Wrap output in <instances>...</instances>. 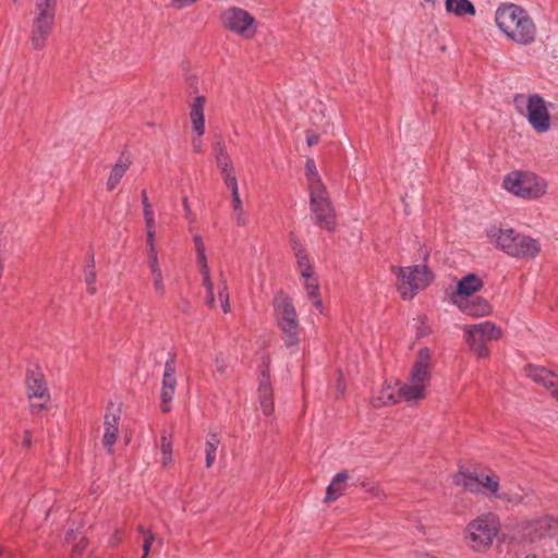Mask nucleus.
<instances>
[{
	"instance_id": "56",
	"label": "nucleus",
	"mask_w": 558,
	"mask_h": 558,
	"mask_svg": "<svg viewBox=\"0 0 558 558\" xmlns=\"http://www.w3.org/2000/svg\"><path fill=\"white\" fill-rule=\"evenodd\" d=\"M426 2L435 5L439 0H425Z\"/></svg>"
},
{
	"instance_id": "38",
	"label": "nucleus",
	"mask_w": 558,
	"mask_h": 558,
	"mask_svg": "<svg viewBox=\"0 0 558 558\" xmlns=\"http://www.w3.org/2000/svg\"><path fill=\"white\" fill-rule=\"evenodd\" d=\"M306 180L308 190L324 186L313 159H307L306 161Z\"/></svg>"
},
{
	"instance_id": "19",
	"label": "nucleus",
	"mask_w": 558,
	"mask_h": 558,
	"mask_svg": "<svg viewBox=\"0 0 558 558\" xmlns=\"http://www.w3.org/2000/svg\"><path fill=\"white\" fill-rule=\"evenodd\" d=\"M120 409L111 405L105 415V433H104V446L108 452H112L113 445L116 444L119 435V420Z\"/></svg>"
},
{
	"instance_id": "52",
	"label": "nucleus",
	"mask_w": 558,
	"mask_h": 558,
	"mask_svg": "<svg viewBox=\"0 0 558 558\" xmlns=\"http://www.w3.org/2000/svg\"><path fill=\"white\" fill-rule=\"evenodd\" d=\"M311 299L313 300V304L319 311V313H323L324 306H323V302L319 296V293L316 294V298H311Z\"/></svg>"
},
{
	"instance_id": "2",
	"label": "nucleus",
	"mask_w": 558,
	"mask_h": 558,
	"mask_svg": "<svg viewBox=\"0 0 558 558\" xmlns=\"http://www.w3.org/2000/svg\"><path fill=\"white\" fill-rule=\"evenodd\" d=\"M488 242L497 250L518 259H533L541 252V243L511 227L492 225L486 231Z\"/></svg>"
},
{
	"instance_id": "5",
	"label": "nucleus",
	"mask_w": 558,
	"mask_h": 558,
	"mask_svg": "<svg viewBox=\"0 0 558 558\" xmlns=\"http://www.w3.org/2000/svg\"><path fill=\"white\" fill-rule=\"evenodd\" d=\"M274 311L277 325L283 335L284 345L295 349L300 342V324L292 300L284 293L276 294Z\"/></svg>"
},
{
	"instance_id": "20",
	"label": "nucleus",
	"mask_w": 558,
	"mask_h": 558,
	"mask_svg": "<svg viewBox=\"0 0 558 558\" xmlns=\"http://www.w3.org/2000/svg\"><path fill=\"white\" fill-rule=\"evenodd\" d=\"M258 402L259 408L265 416H270L274 412V399H272V388L269 379L268 372L266 369L262 371L259 383H258Z\"/></svg>"
},
{
	"instance_id": "46",
	"label": "nucleus",
	"mask_w": 558,
	"mask_h": 558,
	"mask_svg": "<svg viewBox=\"0 0 558 558\" xmlns=\"http://www.w3.org/2000/svg\"><path fill=\"white\" fill-rule=\"evenodd\" d=\"M214 365L216 372L219 373L220 375H223L228 368V363L223 356H217L214 362Z\"/></svg>"
},
{
	"instance_id": "1",
	"label": "nucleus",
	"mask_w": 558,
	"mask_h": 558,
	"mask_svg": "<svg viewBox=\"0 0 558 558\" xmlns=\"http://www.w3.org/2000/svg\"><path fill=\"white\" fill-rule=\"evenodd\" d=\"M495 23L507 39L520 46H527L536 40V25L521 5L510 2L501 3L495 11Z\"/></svg>"
},
{
	"instance_id": "12",
	"label": "nucleus",
	"mask_w": 558,
	"mask_h": 558,
	"mask_svg": "<svg viewBox=\"0 0 558 558\" xmlns=\"http://www.w3.org/2000/svg\"><path fill=\"white\" fill-rule=\"evenodd\" d=\"M310 201L315 223L331 231L335 227V213L325 186L311 189Z\"/></svg>"
},
{
	"instance_id": "15",
	"label": "nucleus",
	"mask_w": 558,
	"mask_h": 558,
	"mask_svg": "<svg viewBox=\"0 0 558 558\" xmlns=\"http://www.w3.org/2000/svg\"><path fill=\"white\" fill-rule=\"evenodd\" d=\"M524 535L531 541L554 536L558 533V520L551 517H541L523 524Z\"/></svg>"
},
{
	"instance_id": "11",
	"label": "nucleus",
	"mask_w": 558,
	"mask_h": 558,
	"mask_svg": "<svg viewBox=\"0 0 558 558\" xmlns=\"http://www.w3.org/2000/svg\"><path fill=\"white\" fill-rule=\"evenodd\" d=\"M223 25L243 39H252L258 31V22L246 10L239 7L226 9L221 15Z\"/></svg>"
},
{
	"instance_id": "31",
	"label": "nucleus",
	"mask_w": 558,
	"mask_h": 558,
	"mask_svg": "<svg viewBox=\"0 0 558 558\" xmlns=\"http://www.w3.org/2000/svg\"><path fill=\"white\" fill-rule=\"evenodd\" d=\"M292 250L296 258V265L300 276H304L305 274L312 272L313 263L311 262L303 246L298 241H293Z\"/></svg>"
},
{
	"instance_id": "26",
	"label": "nucleus",
	"mask_w": 558,
	"mask_h": 558,
	"mask_svg": "<svg viewBox=\"0 0 558 558\" xmlns=\"http://www.w3.org/2000/svg\"><path fill=\"white\" fill-rule=\"evenodd\" d=\"M445 10L457 17L474 16L475 5L470 0H445Z\"/></svg>"
},
{
	"instance_id": "62",
	"label": "nucleus",
	"mask_w": 558,
	"mask_h": 558,
	"mask_svg": "<svg viewBox=\"0 0 558 558\" xmlns=\"http://www.w3.org/2000/svg\"><path fill=\"white\" fill-rule=\"evenodd\" d=\"M20 0H13V2H19Z\"/></svg>"
},
{
	"instance_id": "4",
	"label": "nucleus",
	"mask_w": 558,
	"mask_h": 558,
	"mask_svg": "<svg viewBox=\"0 0 558 558\" xmlns=\"http://www.w3.org/2000/svg\"><path fill=\"white\" fill-rule=\"evenodd\" d=\"M500 530L498 517L486 512L471 520L464 530V541L475 553H486L493 545Z\"/></svg>"
},
{
	"instance_id": "10",
	"label": "nucleus",
	"mask_w": 558,
	"mask_h": 558,
	"mask_svg": "<svg viewBox=\"0 0 558 558\" xmlns=\"http://www.w3.org/2000/svg\"><path fill=\"white\" fill-rule=\"evenodd\" d=\"M392 271L398 278V290L404 300L412 299L418 290L426 288L433 280L432 272L424 265L392 267Z\"/></svg>"
},
{
	"instance_id": "51",
	"label": "nucleus",
	"mask_w": 558,
	"mask_h": 558,
	"mask_svg": "<svg viewBox=\"0 0 558 558\" xmlns=\"http://www.w3.org/2000/svg\"><path fill=\"white\" fill-rule=\"evenodd\" d=\"M121 541V532L117 530L109 539L110 546H116Z\"/></svg>"
},
{
	"instance_id": "21",
	"label": "nucleus",
	"mask_w": 558,
	"mask_h": 558,
	"mask_svg": "<svg viewBox=\"0 0 558 558\" xmlns=\"http://www.w3.org/2000/svg\"><path fill=\"white\" fill-rule=\"evenodd\" d=\"M205 105L204 96H196L190 104V121L192 131L195 134H205Z\"/></svg>"
},
{
	"instance_id": "40",
	"label": "nucleus",
	"mask_w": 558,
	"mask_h": 558,
	"mask_svg": "<svg viewBox=\"0 0 558 558\" xmlns=\"http://www.w3.org/2000/svg\"><path fill=\"white\" fill-rule=\"evenodd\" d=\"M137 531L143 535V553H145V555H148L150 549H151V546L154 544V542H157V544L161 547L162 546V539L161 538H156V535L149 531V530H146L143 525H138L137 527Z\"/></svg>"
},
{
	"instance_id": "55",
	"label": "nucleus",
	"mask_w": 558,
	"mask_h": 558,
	"mask_svg": "<svg viewBox=\"0 0 558 558\" xmlns=\"http://www.w3.org/2000/svg\"><path fill=\"white\" fill-rule=\"evenodd\" d=\"M417 558H437V557H434V556H432V555H429V554H420V555L417 556Z\"/></svg>"
},
{
	"instance_id": "35",
	"label": "nucleus",
	"mask_w": 558,
	"mask_h": 558,
	"mask_svg": "<svg viewBox=\"0 0 558 558\" xmlns=\"http://www.w3.org/2000/svg\"><path fill=\"white\" fill-rule=\"evenodd\" d=\"M147 245V267L150 270L162 268V265L159 260V255L157 251L156 239L146 240Z\"/></svg>"
},
{
	"instance_id": "8",
	"label": "nucleus",
	"mask_w": 558,
	"mask_h": 558,
	"mask_svg": "<svg viewBox=\"0 0 558 558\" xmlns=\"http://www.w3.org/2000/svg\"><path fill=\"white\" fill-rule=\"evenodd\" d=\"M504 187L524 199H537L546 194L547 183L533 172L513 171L504 179Z\"/></svg>"
},
{
	"instance_id": "27",
	"label": "nucleus",
	"mask_w": 558,
	"mask_h": 558,
	"mask_svg": "<svg viewBox=\"0 0 558 558\" xmlns=\"http://www.w3.org/2000/svg\"><path fill=\"white\" fill-rule=\"evenodd\" d=\"M143 216L146 229V240L156 239V220L151 204L148 201L147 192L142 191Z\"/></svg>"
},
{
	"instance_id": "36",
	"label": "nucleus",
	"mask_w": 558,
	"mask_h": 558,
	"mask_svg": "<svg viewBox=\"0 0 558 558\" xmlns=\"http://www.w3.org/2000/svg\"><path fill=\"white\" fill-rule=\"evenodd\" d=\"M147 245V267L150 270L162 268V265L159 260V255L157 251L156 239L146 240Z\"/></svg>"
},
{
	"instance_id": "42",
	"label": "nucleus",
	"mask_w": 558,
	"mask_h": 558,
	"mask_svg": "<svg viewBox=\"0 0 558 558\" xmlns=\"http://www.w3.org/2000/svg\"><path fill=\"white\" fill-rule=\"evenodd\" d=\"M85 282L87 284V291L90 294L96 293V271H95V262L94 256L90 258V264L85 268L84 272Z\"/></svg>"
},
{
	"instance_id": "33",
	"label": "nucleus",
	"mask_w": 558,
	"mask_h": 558,
	"mask_svg": "<svg viewBox=\"0 0 558 558\" xmlns=\"http://www.w3.org/2000/svg\"><path fill=\"white\" fill-rule=\"evenodd\" d=\"M524 492L521 487H504L500 488L499 496H497V499L507 501L513 505H519L523 502L524 500Z\"/></svg>"
},
{
	"instance_id": "50",
	"label": "nucleus",
	"mask_w": 558,
	"mask_h": 558,
	"mask_svg": "<svg viewBox=\"0 0 558 558\" xmlns=\"http://www.w3.org/2000/svg\"><path fill=\"white\" fill-rule=\"evenodd\" d=\"M182 205H183V208H184V211H185V216L189 220H194V215L192 213V209H191V206H190V203L187 201L186 197L183 198L182 201Z\"/></svg>"
},
{
	"instance_id": "54",
	"label": "nucleus",
	"mask_w": 558,
	"mask_h": 558,
	"mask_svg": "<svg viewBox=\"0 0 558 558\" xmlns=\"http://www.w3.org/2000/svg\"><path fill=\"white\" fill-rule=\"evenodd\" d=\"M10 555L9 553L7 551V549L2 546H0V558H9Z\"/></svg>"
},
{
	"instance_id": "29",
	"label": "nucleus",
	"mask_w": 558,
	"mask_h": 558,
	"mask_svg": "<svg viewBox=\"0 0 558 558\" xmlns=\"http://www.w3.org/2000/svg\"><path fill=\"white\" fill-rule=\"evenodd\" d=\"M131 161L128 157L121 156L113 165L107 181V189L112 191L120 183L121 179L130 168Z\"/></svg>"
},
{
	"instance_id": "24",
	"label": "nucleus",
	"mask_w": 558,
	"mask_h": 558,
	"mask_svg": "<svg viewBox=\"0 0 558 558\" xmlns=\"http://www.w3.org/2000/svg\"><path fill=\"white\" fill-rule=\"evenodd\" d=\"M499 476L494 472H480V493L496 498L500 492Z\"/></svg>"
},
{
	"instance_id": "43",
	"label": "nucleus",
	"mask_w": 558,
	"mask_h": 558,
	"mask_svg": "<svg viewBox=\"0 0 558 558\" xmlns=\"http://www.w3.org/2000/svg\"><path fill=\"white\" fill-rule=\"evenodd\" d=\"M196 266L199 270L202 281H207V279H211L206 252L196 254Z\"/></svg>"
},
{
	"instance_id": "16",
	"label": "nucleus",
	"mask_w": 558,
	"mask_h": 558,
	"mask_svg": "<svg viewBox=\"0 0 558 558\" xmlns=\"http://www.w3.org/2000/svg\"><path fill=\"white\" fill-rule=\"evenodd\" d=\"M214 153L223 183L227 184L238 181L235 166L222 140L215 143Z\"/></svg>"
},
{
	"instance_id": "59",
	"label": "nucleus",
	"mask_w": 558,
	"mask_h": 558,
	"mask_svg": "<svg viewBox=\"0 0 558 558\" xmlns=\"http://www.w3.org/2000/svg\"><path fill=\"white\" fill-rule=\"evenodd\" d=\"M82 549H83V547H78V546L75 547L76 553H80Z\"/></svg>"
},
{
	"instance_id": "23",
	"label": "nucleus",
	"mask_w": 558,
	"mask_h": 558,
	"mask_svg": "<svg viewBox=\"0 0 558 558\" xmlns=\"http://www.w3.org/2000/svg\"><path fill=\"white\" fill-rule=\"evenodd\" d=\"M403 401L399 383L396 385L385 384L383 388L372 398V404L376 408L385 407L388 404H396Z\"/></svg>"
},
{
	"instance_id": "47",
	"label": "nucleus",
	"mask_w": 558,
	"mask_h": 558,
	"mask_svg": "<svg viewBox=\"0 0 558 558\" xmlns=\"http://www.w3.org/2000/svg\"><path fill=\"white\" fill-rule=\"evenodd\" d=\"M193 242H194V246H195V253H203V252H206V246H205V243L202 239L201 235L198 234H195L193 236Z\"/></svg>"
},
{
	"instance_id": "6",
	"label": "nucleus",
	"mask_w": 558,
	"mask_h": 558,
	"mask_svg": "<svg viewBox=\"0 0 558 558\" xmlns=\"http://www.w3.org/2000/svg\"><path fill=\"white\" fill-rule=\"evenodd\" d=\"M57 0H36L29 41L35 50H43L53 29Z\"/></svg>"
},
{
	"instance_id": "9",
	"label": "nucleus",
	"mask_w": 558,
	"mask_h": 558,
	"mask_svg": "<svg viewBox=\"0 0 558 558\" xmlns=\"http://www.w3.org/2000/svg\"><path fill=\"white\" fill-rule=\"evenodd\" d=\"M517 110L524 114L537 133H546L550 129V117L545 100L537 94L514 97Z\"/></svg>"
},
{
	"instance_id": "25",
	"label": "nucleus",
	"mask_w": 558,
	"mask_h": 558,
	"mask_svg": "<svg viewBox=\"0 0 558 558\" xmlns=\"http://www.w3.org/2000/svg\"><path fill=\"white\" fill-rule=\"evenodd\" d=\"M483 287L482 280L473 275L469 274L459 280L457 284V293L452 298H470L473 293L478 291Z\"/></svg>"
},
{
	"instance_id": "37",
	"label": "nucleus",
	"mask_w": 558,
	"mask_h": 558,
	"mask_svg": "<svg viewBox=\"0 0 558 558\" xmlns=\"http://www.w3.org/2000/svg\"><path fill=\"white\" fill-rule=\"evenodd\" d=\"M160 440V451L162 456L161 463L162 465L167 466L172 462V439L170 435H168L166 432H162Z\"/></svg>"
},
{
	"instance_id": "34",
	"label": "nucleus",
	"mask_w": 558,
	"mask_h": 558,
	"mask_svg": "<svg viewBox=\"0 0 558 558\" xmlns=\"http://www.w3.org/2000/svg\"><path fill=\"white\" fill-rule=\"evenodd\" d=\"M151 284L155 293L158 296H165L167 288H166V271L162 268L153 269L149 271Z\"/></svg>"
},
{
	"instance_id": "7",
	"label": "nucleus",
	"mask_w": 558,
	"mask_h": 558,
	"mask_svg": "<svg viewBox=\"0 0 558 558\" xmlns=\"http://www.w3.org/2000/svg\"><path fill=\"white\" fill-rule=\"evenodd\" d=\"M463 338L470 351L478 359H486L490 351L487 343L501 338L502 331L495 323L485 320L478 324L464 325Z\"/></svg>"
},
{
	"instance_id": "39",
	"label": "nucleus",
	"mask_w": 558,
	"mask_h": 558,
	"mask_svg": "<svg viewBox=\"0 0 558 558\" xmlns=\"http://www.w3.org/2000/svg\"><path fill=\"white\" fill-rule=\"evenodd\" d=\"M300 277L307 296L316 298V294L319 293V284L316 277L314 276V272L312 271Z\"/></svg>"
},
{
	"instance_id": "3",
	"label": "nucleus",
	"mask_w": 558,
	"mask_h": 558,
	"mask_svg": "<svg viewBox=\"0 0 558 558\" xmlns=\"http://www.w3.org/2000/svg\"><path fill=\"white\" fill-rule=\"evenodd\" d=\"M433 354L428 348L418 350L405 383H399L400 393L404 402L416 403L427 397L432 380Z\"/></svg>"
},
{
	"instance_id": "58",
	"label": "nucleus",
	"mask_w": 558,
	"mask_h": 558,
	"mask_svg": "<svg viewBox=\"0 0 558 558\" xmlns=\"http://www.w3.org/2000/svg\"><path fill=\"white\" fill-rule=\"evenodd\" d=\"M375 495H376V496H378V497H380L383 494H381V492L377 488V489H376Z\"/></svg>"
},
{
	"instance_id": "53",
	"label": "nucleus",
	"mask_w": 558,
	"mask_h": 558,
	"mask_svg": "<svg viewBox=\"0 0 558 558\" xmlns=\"http://www.w3.org/2000/svg\"><path fill=\"white\" fill-rule=\"evenodd\" d=\"M31 444H32V435H31L29 430H26L22 445L24 447H29Z\"/></svg>"
},
{
	"instance_id": "44",
	"label": "nucleus",
	"mask_w": 558,
	"mask_h": 558,
	"mask_svg": "<svg viewBox=\"0 0 558 558\" xmlns=\"http://www.w3.org/2000/svg\"><path fill=\"white\" fill-rule=\"evenodd\" d=\"M204 288L206 289V300L205 303L208 307H216V298L214 291V282L211 279H207V281H202Z\"/></svg>"
},
{
	"instance_id": "57",
	"label": "nucleus",
	"mask_w": 558,
	"mask_h": 558,
	"mask_svg": "<svg viewBox=\"0 0 558 558\" xmlns=\"http://www.w3.org/2000/svg\"><path fill=\"white\" fill-rule=\"evenodd\" d=\"M524 558H538V557L536 555L530 554V555H526Z\"/></svg>"
},
{
	"instance_id": "61",
	"label": "nucleus",
	"mask_w": 558,
	"mask_h": 558,
	"mask_svg": "<svg viewBox=\"0 0 558 558\" xmlns=\"http://www.w3.org/2000/svg\"><path fill=\"white\" fill-rule=\"evenodd\" d=\"M147 557H148V555H145V553H144L142 558H147Z\"/></svg>"
},
{
	"instance_id": "28",
	"label": "nucleus",
	"mask_w": 558,
	"mask_h": 558,
	"mask_svg": "<svg viewBox=\"0 0 558 558\" xmlns=\"http://www.w3.org/2000/svg\"><path fill=\"white\" fill-rule=\"evenodd\" d=\"M348 478L347 472L337 473L327 487L325 501L330 502L338 499L347 488Z\"/></svg>"
},
{
	"instance_id": "45",
	"label": "nucleus",
	"mask_w": 558,
	"mask_h": 558,
	"mask_svg": "<svg viewBox=\"0 0 558 558\" xmlns=\"http://www.w3.org/2000/svg\"><path fill=\"white\" fill-rule=\"evenodd\" d=\"M203 136L204 135H198V134H195L193 133V136H192V140H191V145H192V148H193V151L194 153H202L203 150Z\"/></svg>"
},
{
	"instance_id": "17",
	"label": "nucleus",
	"mask_w": 558,
	"mask_h": 558,
	"mask_svg": "<svg viewBox=\"0 0 558 558\" xmlns=\"http://www.w3.org/2000/svg\"><path fill=\"white\" fill-rule=\"evenodd\" d=\"M26 385H27L28 398L39 400L38 403L33 402L31 404L32 411L33 412L41 411L45 408L46 402L49 399L48 390H47L43 375H40L38 373L37 374L33 373V374L28 375L27 379H26Z\"/></svg>"
},
{
	"instance_id": "14",
	"label": "nucleus",
	"mask_w": 558,
	"mask_h": 558,
	"mask_svg": "<svg viewBox=\"0 0 558 558\" xmlns=\"http://www.w3.org/2000/svg\"><path fill=\"white\" fill-rule=\"evenodd\" d=\"M526 377L546 389L558 402V374L543 366L529 365L524 368Z\"/></svg>"
},
{
	"instance_id": "30",
	"label": "nucleus",
	"mask_w": 558,
	"mask_h": 558,
	"mask_svg": "<svg viewBox=\"0 0 558 558\" xmlns=\"http://www.w3.org/2000/svg\"><path fill=\"white\" fill-rule=\"evenodd\" d=\"M453 483L469 492L480 493V473L460 471L453 476Z\"/></svg>"
},
{
	"instance_id": "41",
	"label": "nucleus",
	"mask_w": 558,
	"mask_h": 558,
	"mask_svg": "<svg viewBox=\"0 0 558 558\" xmlns=\"http://www.w3.org/2000/svg\"><path fill=\"white\" fill-rule=\"evenodd\" d=\"M218 300L220 302L222 311L225 313H229L231 311V305L229 302L228 284L223 275H220V282L218 286Z\"/></svg>"
},
{
	"instance_id": "32",
	"label": "nucleus",
	"mask_w": 558,
	"mask_h": 558,
	"mask_svg": "<svg viewBox=\"0 0 558 558\" xmlns=\"http://www.w3.org/2000/svg\"><path fill=\"white\" fill-rule=\"evenodd\" d=\"M220 445V438L217 433L210 432L205 441L206 468H211L216 461L217 449Z\"/></svg>"
},
{
	"instance_id": "22",
	"label": "nucleus",
	"mask_w": 558,
	"mask_h": 558,
	"mask_svg": "<svg viewBox=\"0 0 558 558\" xmlns=\"http://www.w3.org/2000/svg\"><path fill=\"white\" fill-rule=\"evenodd\" d=\"M231 193V209L235 223L240 227L247 225V214L239 192L238 181L225 184Z\"/></svg>"
},
{
	"instance_id": "48",
	"label": "nucleus",
	"mask_w": 558,
	"mask_h": 558,
	"mask_svg": "<svg viewBox=\"0 0 558 558\" xmlns=\"http://www.w3.org/2000/svg\"><path fill=\"white\" fill-rule=\"evenodd\" d=\"M197 1L198 0H171V4H172V7H174L177 9H183V8H186Z\"/></svg>"
},
{
	"instance_id": "60",
	"label": "nucleus",
	"mask_w": 558,
	"mask_h": 558,
	"mask_svg": "<svg viewBox=\"0 0 558 558\" xmlns=\"http://www.w3.org/2000/svg\"><path fill=\"white\" fill-rule=\"evenodd\" d=\"M338 389L342 392L343 391V387L341 386V384L338 385Z\"/></svg>"
},
{
	"instance_id": "49",
	"label": "nucleus",
	"mask_w": 558,
	"mask_h": 558,
	"mask_svg": "<svg viewBox=\"0 0 558 558\" xmlns=\"http://www.w3.org/2000/svg\"><path fill=\"white\" fill-rule=\"evenodd\" d=\"M319 142V136L313 131L306 132V143L308 146H314Z\"/></svg>"
},
{
	"instance_id": "13",
	"label": "nucleus",
	"mask_w": 558,
	"mask_h": 558,
	"mask_svg": "<svg viewBox=\"0 0 558 558\" xmlns=\"http://www.w3.org/2000/svg\"><path fill=\"white\" fill-rule=\"evenodd\" d=\"M177 366H175V357L174 355H170L169 359L165 363L162 380H161V391H160V401H161V410L162 412H169L171 409V402L173 400L175 388H177Z\"/></svg>"
},
{
	"instance_id": "18",
	"label": "nucleus",
	"mask_w": 558,
	"mask_h": 558,
	"mask_svg": "<svg viewBox=\"0 0 558 558\" xmlns=\"http://www.w3.org/2000/svg\"><path fill=\"white\" fill-rule=\"evenodd\" d=\"M452 303L459 307L461 312L472 317H484L492 313L490 304L482 296L473 298H452Z\"/></svg>"
}]
</instances>
